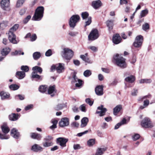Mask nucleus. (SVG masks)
Masks as SVG:
<instances>
[{
	"instance_id": "nucleus-44",
	"label": "nucleus",
	"mask_w": 155,
	"mask_h": 155,
	"mask_svg": "<svg viewBox=\"0 0 155 155\" xmlns=\"http://www.w3.org/2000/svg\"><path fill=\"white\" fill-rule=\"evenodd\" d=\"M137 54L133 53L132 54V58L131 59L130 62L132 64L135 63L136 61V56Z\"/></svg>"
},
{
	"instance_id": "nucleus-29",
	"label": "nucleus",
	"mask_w": 155,
	"mask_h": 155,
	"mask_svg": "<svg viewBox=\"0 0 155 155\" xmlns=\"http://www.w3.org/2000/svg\"><path fill=\"white\" fill-rule=\"evenodd\" d=\"M16 76L20 79H22L25 77V73L22 71H18L16 73Z\"/></svg>"
},
{
	"instance_id": "nucleus-2",
	"label": "nucleus",
	"mask_w": 155,
	"mask_h": 155,
	"mask_svg": "<svg viewBox=\"0 0 155 155\" xmlns=\"http://www.w3.org/2000/svg\"><path fill=\"white\" fill-rule=\"evenodd\" d=\"M114 59L115 61L116 64L121 68L123 69L127 67L126 59L123 57L120 56L118 54H117L114 57Z\"/></svg>"
},
{
	"instance_id": "nucleus-11",
	"label": "nucleus",
	"mask_w": 155,
	"mask_h": 155,
	"mask_svg": "<svg viewBox=\"0 0 155 155\" xmlns=\"http://www.w3.org/2000/svg\"><path fill=\"white\" fill-rule=\"evenodd\" d=\"M68 141V139L61 137L57 138L56 140V143L63 147L66 146V143Z\"/></svg>"
},
{
	"instance_id": "nucleus-1",
	"label": "nucleus",
	"mask_w": 155,
	"mask_h": 155,
	"mask_svg": "<svg viewBox=\"0 0 155 155\" xmlns=\"http://www.w3.org/2000/svg\"><path fill=\"white\" fill-rule=\"evenodd\" d=\"M18 27V24H15L9 30L8 33V38L10 42L13 44H15L17 43L16 39V36L14 32L16 31Z\"/></svg>"
},
{
	"instance_id": "nucleus-10",
	"label": "nucleus",
	"mask_w": 155,
	"mask_h": 155,
	"mask_svg": "<svg viewBox=\"0 0 155 155\" xmlns=\"http://www.w3.org/2000/svg\"><path fill=\"white\" fill-rule=\"evenodd\" d=\"M51 72H53L56 70L58 73H61L64 70V68L61 64L59 63L55 65H53L51 67Z\"/></svg>"
},
{
	"instance_id": "nucleus-47",
	"label": "nucleus",
	"mask_w": 155,
	"mask_h": 155,
	"mask_svg": "<svg viewBox=\"0 0 155 155\" xmlns=\"http://www.w3.org/2000/svg\"><path fill=\"white\" fill-rule=\"evenodd\" d=\"M9 138V136L5 134H2L0 131V139H7Z\"/></svg>"
},
{
	"instance_id": "nucleus-52",
	"label": "nucleus",
	"mask_w": 155,
	"mask_h": 155,
	"mask_svg": "<svg viewBox=\"0 0 155 155\" xmlns=\"http://www.w3.org/2000/svg\"><path fill=\"white\" fill-rule=\"evenodd\" d=\"M31 18L30 15L27 16L23 20V23L25 24H26L28 21L30 20Z\"/></svg>"
},
{
	"instance_id": "nucleus-57",
	"label": "nucleus",
	"mask_w": 155,
	"mask_h": 155,
	"mask_svg": "<svg viewBox=\"0 0 155 155\" xmlns=\"http://www.w3.org/2000/svg\"><path fill=\"white\" fill-rule=\"evenodd\" d=\"M85 102L90 106H92L93 103V102L91 101L90 99L89 98L86 99Z\"/></svg>"
},
{
	"instance_id": "nucleus-55",
	"label": "nucleus",
	"mask_w": 155,
	"mask_h": 155,
	"mask_svg": "<svg viewBox=\"0 0 155 155\" xmlns=\"http://www.w3.org/2000/svg\"><path fill=\"white\" fill-rule=\"evenodd\" d=\"M140 137V135L138 134H135L132 137L133 139L134 140H136L139 139Z\"/></svg>"
},
{
	"instance_id": "nucleus-59",
	"label": "nucleus",
	"mask_w": 155,
	"mask_h": 155,
	"mask_svg": "<svg viewBox=\"0 0 155 155\" xmlns=\"http://www.w3.org/2000/svg\"><path fill=\"white\" fill-rule=\"evenodd\" d=\"M52 54V51L51 49L48 50L45 53V55L46 56H50Z\"/></svg>"
},
{
	"instance_id": "nucleus-31",
	"label": "nucleus",
	"mask_w": 155,
	"mask_h": 155,
	"mask_svg": "<svg viewBox=\"0 0 155 155\" xmlns=\"http://www.w3.org/2000/svg\"><path fill=\"white\" fill-rule=\"evenodd\" d=\"M107 149L106 148H98L96 150L95 155H102Z\"/></svg>"
},
{
	"instance_id": "nucleus-30",
	"label": "nucleus",
	"mask_w": 155,
	"mask_h": 155,
	"mask_svg": "<svg viewBox=\"0 0 155 155\" xmlns=\"http://www.w3.org/2000/svg\"><path fill=\"white\" fill-rule=\"evenodd\" d=\"M0 96L1 97L2 99L3 100L8 98L10 97V94H9L2 91L0 92Z\"/></svg>"
},
{
	"instance_id": "nucleus-20",
	"label": "nucleus",
	"mask_w": 155,
	"mask_h": 155,
	"mask_svg": "<svg viewBox=\"0 0 155 155\" xmlns=\"http://www.w3.org/2000/svg\"><path fill=\"white\" fill-rule=\"evenodd\" d=\"M2 131L3 133L7 134L10 131V129L7 124L4 123L1 126Z\"/></svg>"
},
{
	"instance_id": "nucleus-36",
	"label": "nucleus",
	"mask_w": 155,
	"mask_h": 155,
	"mask_svg": "<svg viewBox=\"0 0 155 155\" xmlns=\"http://www.w3.org/2000/svg\"><path fill=\"white\" fill-rule=\"evenodd\" d=\"M32 70L33 71V72H35L36 73L38 72L40 74H41L42 71V68L38 66H35L33 67Z\"/></svg>"
},
{
	"instance_id": "nucleus-14",
	"label": "nucleus",
	"mask_w": 155,
	"mask_h": 155,
	"mask_svg": "<svg viewBox=\"0 0 155 155\" xmlns=\"http://www.w3.org/2000/svg\"><path fill=\"white\" fill-rule=\"evenodd\" d=\"M9 3V0H2L1 2V5L2 8L5 10H8Z\"/></svg>"
},
{
	"instance_id": "nucleus-9",
	"label": "nucleus",
	"mask_w": 155,
	"mask_h": 155,
	"mask_svg": "<svg viewBox=\"0 0 155 155\" xmlns=\"http://www.w3.org/2000/svg\"><path fill=\"white\" fill-rule=\"evenodd\" d=\"M53 137L51 136L48 135L44 139L45 142L43 143V145L45 147H48L53 145V143L52 140Z\"/></svg>"
},
{
	"instance_id": "nucleus-41",
	"label": "nucleus",
	"mask_w": 155,
	"mask_h": 155,
	"mask_svg": "<svg viewBox=\"0 0 155 155\" xmlns=\"http://www.w3.org/2000/svg\"><path fill=\"white\" fill-rule=\"evenodd\" d=\"M92 22V18L90 16L88 18H87V20L85 21V25H84V27L85 29H86V27L87 26L89 25Z\"/></svg>"
},
{
	"instance_id": "nucleus-25",
	"label": "nucleus",
	"mask_w": 155,
	"mask_h": 155,
	"mask_svg": "<svg viewBox=\"0 0 155 155\" xmlns=\"http://www.w3.org/2000/svg\"><path fill=\"white\" fill-rule=\"evenodd\" d=\"M30 137L33 139L40 140L41 137V134L37 133H31L30 134Z\"/></svg>"
},
{
	"instance_id": "nucleus-34",
	"label": "nucleus",
	"mask_w": 155,
	"mask_h": 155,
	"mask_svg": "<svg viewBox=\"0 0 155 155\" xmlns=\"http://www.w3.org/2000/svg\"><path fill=\"white\" fill-rule=\"evenodd\" d=\"M149 101L148 99H146L144 100L143 102V105H141L140 107V109L141 110H143L144 108L147 107L149 105Z\"/></svg>"
},
{
	"instance_id": "nucleus-16",
	"label": "nucleus",
	"mask_w": 155,
	"mask_h": 155,
	"mask_svg": "<svg viewBox=\"0 0 155 155\" xmlns=\"http://www.w3.org/2000/svg\"><path fill=\"white\" fill-rule=\"evenodd\" d=\"M104 106L101 105L100 106H99L97 107V109L100 111H97L96 112V114H99V115L100 116H103L105 114V113L107 111V109L103 107Z\"/></svg>"
},
{
	"instance_id": "nucleus-38",
	"label": "nucleus",
	"mask_w": 155,
	"mask_h": 155,
	"mask_svg": "<svg viewBox=\"0 0 155 155\" xmlns=\"http://www.w3.org/2000/svg\"><path fill=\"white\" fill-rule=\"evenodd\" d=\"M81 17L83 20L85 19L86 18H88L89 17V14L87 12H84L81 13Z\"/></svg>"
},
{
	"instance_id": "nucleus-21",
	"label": "nucleus",
	"mask_w": 155,
	"mask_h": 155,
	"mask_svg": "<svg viewBox=\"0 0 155 155\" xmlns=\"http://www.w3.org/2000/svg\"><path fill=\"white\" fill-rule=\"evenodd\" d=\"M11 135L16 139H18L20 136L18 130L15 128H13L11 130Z\"/></svg>"
},
{
	"instance_id": "nucleus-3",
	"label": "nucleus",
	"mask_w": 155,
	"mask_h": 155,
	"mask_svg": "<svg viewBox=\"0 0 155 155\" xmlns=\"http://www.w3.org/2000/svg\"><path fill=\"white\" fill-rule=\"evenodd\" d=\"M44 10V8L43 6L38 7L35 10L32 19L35 21H39L41 20L43 16Z\"/></svg>"
},
{
	"instance_id": "nucleus-8",
	"label": "nucleus",
	"mask_w": 155,
	"mask_h": 155,
	"mask_svg": "<svg viewBox=\"0 0 155 155\" xmlns=\"http://www.w3.org/2000/svg\"><path fill=\"white\" fill-rule=\"evenodd\" d=\"M143 37L141 35L137 36L135 39L133 45L135 48H140L143 41Z\"/></svg>"
},
{
	"instance_id": "nucleus-60",
	"label": "nucleus",
	"mask_w": 155,
	"mask_h": 155,
	"mask_svg": "<svg viewBox=\"0 0 155 155\" xmlns=\"http://www.w3.org/2000/svg\"><path fill=\"white\" fill-rule=\"evenodd\" d=\"M33 107V104H29L26 106L25 107V109L26 110H27L32 108Z\"/></svg>"
},
{
	"instance_id": "nucleus-28",
	"label": "nucleus",
	"mask_w": 155,
	"mask_h": 155,
	"mask_svg": "<svg viewBox=\"0 0 155 155\" xmlns=\"http://www.w3.org/2000/svg\"><path fill=\"white\" fill-rule=\"evenodd\" d=\"M11 49L8 47L3 48L1 51V54L3 56H6L10 52Z\"/></svg>"
},
{
	"instance_id": "nucleus-43",
	"label": "nucleus",
	"mask_w": 155,
	"mask_h": 155,
	"mask_svg": "<svg viewBox=\"0 0 155 155\" xmlns=\"http://www.w3.org/2000/svg\"><path fill=\"white\" fill-rule=\"evenodd\" d=\"M25 0H18L16 4V7L18 8L21 6L25 2Z\"/></svg>"
},
{
	"instance_id": "nucleus-6",
	"label": "nucleus",
	"mask_w": 155,
	"mask_h": 155,
	"mask_svg": "<svg viewBox=\"0 0 155 155\" xmlns=\"http://www.w3.org/2000/svg\"><path fill=\"white\" fill-rule=\"evenodd\" d=\"M140 124L143 128H151L153 126L150 119L148 117L144 118L141 121Z\"/></svg>"
},
{
	"instance_id": "nucleus-33",
	"label": "nucleus",
	"mask_w": 155,
	"mask_h": 155,
	"mask_svg": "<svg viewBox=\"0 0 155 155\" xmlns=\"http://www.w3.org/2000/svg\"><path fill=\"white\" fill-rule=\"evenodd\" d=\"M81 58L85 62L87 63L91 64L92 63V61L90 60V58L87 56L84 55H80Z\"/></svg>"
},
{
	"instance_id": "nucleus-24",
	"label": "nucleus",
	"mask_w": 155,
	"mask_h": 155,
	"mask_svg": "<svg viewBox=\"0 0 155 155\" xmlns=\"http://www.w3.org/2000/svg\"><path fill=\"white\" fill-rule=\"evenodd\" d=\"M19 117V114L12 113L8 116L9 119L11 121H14L17 120Z\"/></svg>"
},
{
	"instance_id": "nucleus-19",
	"label": "nucleus",
	"mask_w": 155,
	"mask_h": 155,
	"mask_svg": "<svg viewBox=\"0 0 155 155\" xmlns=\"http://www.w3.org/2000/svg\"><path fill=\"white\" fill-rule=\"evenodd\" d=\"M31 78L36 81H40L42 80L43 78L42 76L38 74H36L35 72H32V73Z\"/></svg>"
},
{
	"instance_id": "nucleus-23",
	"label": "nucleus",
	"mask_w": 155,
	"mask_h": 155,
	"mask_svg": "<svg viewBox=\"0 0 155 155\" xmlns=\"http://www.w3.org/2000/svg\"><path fill=\"white\" fill-rule=\"evenodd\" d=\"M114 20H108L106 22L107 26L108 27V30L110 31L113 29L114 25Z\"/></svg>"
},
{
	"instance_id": "nucleus-54",
	"label": "nucleus",
	"mask_w": 155,
	"mask_h": 155,
	"mask_svg": "<svg viewBox=\"0 0 155 155\" xmlns=\"http://www.w3.org/2000/svg\"><path fill=\"white\" fill-rule=\"evenodd\" d=\"M148 13V11L147 9L142 10L141 12V15L142 17L145 16Z\"/></svg>"
},
{
	"instance_id": "nucleus-40",
	"label": "nucleus",
	"mask_w": 155,
	"mask_h": 155,
	"mask_svg": "<svg viewBox=\"0 0 155 155\" xmlns=\"http://www.w3.org/2000/svg\"><path fill=\"white\" fill-rule=\"evenodd\" d=\"M9 87L11 90H16L19 88V86L16 84H12L9 86Z\"/></svg>"
},
{
	"instance_id": "nucleus-22",
	"label": "nucleus",
	"mask_w": 155,
	"mask_h": 155,
	"mask_svg": "<svg viewBox=\"0 0 155 155\" xmlns=\"http://www.w3.org/2000/svg\"><path fill=\"white\" fill-rule=\"evenodd\" d=\"M31 149L35 152H40L43 150V148L39 145L35 144L32 147Z\"/></svg>"
},
{
	"instance_id": "nucleus-49",
	"label": "nucleus",
	"mask_w": 155,
	"mask_h": 155,
	"mask_svg": "<svg viewBox=\"0 0 155 155\" xmlns=\"http://www.w3.org/2000/svg\"><path fill=\"white\" fill-rule=\"evenodd\" d=\"M140 83H150L151 82V80L150 79H142L140 80Z\"/></svg>"
},
{
	"instance_id": "nucleus-37",
	"label": "nucleus",
	"mask_w": 155,
	"mask_h": 155,
	"mask_svg": "<svg viewBox=\"0 0 155 155\" xmlns=\"http://www.w3.org/2000/svg\"><path fill=\"white\" fill-rule=\"evenodd\" d=\"M64 106V104H59L54 107V109L56 110H59L62 109Z\"/></svg>"
},
{
	"instance_id": "nucleus-13",
	"label": "nucleus",
	"mask_w": 155,
	"mask_h": 155,
	"mask_svg": "<svg viewBox=\"0 0 155 155\" xmlns=\"http://www.w3.org/2000/svg\"><path fill=\"white\" fill-rule=\"evenodd\" d=\"M113 114L115 116L117 115L119 113H122L123 111V106L121 104L117 105L113 109Z\"/></svg>"
},
{
	"instance_id": "nucleus-46",
	"label": "nucleus",
	"mask_w": 155,
	"mask_h": 155,
	"mask_svg": "<svg viewBox=\"0 0 155 155\" xmlns=\"http://www.w3.org/2000/svg\"><path fill=\"white\" fill-rule=\"evenodd\" d=\"M150 28V25L149 24L147 23H146L142 25V29L146 31L147 30H149Z\"/></svg>"
},
{
	"instance_id": "nucleus-51",
	"label": "nucleus",
	"mask_w": 155,
	"mask_h": 155,
	"mask_svg": "<svg viewBox=\"0 0 155 155\" xmlns=\"http://www.w3.org/2000/svg\"><path fill=\"white\" fill-rule=\"evenodd\" d=\"M78 83H76L75 84V86L77 87H81L83 84V81L81 79H78Z\"/></svg>"
},
{
	"instance_id": "nucleus-48",
	"label": "nucleus",
	"mask_w": 155,
	"mask_h": 155,
	"mask_svg": "<svg viewBox=\"0 0 155 155\" xmlns=\"http://www.w3.org/2000/svg\"><path fill=\"white\" fill-rule=\"evenodd\" d=\"M91 71L88 70L85 71L84 72V75L85 77H88L91 74Z\"/></svg>"
},
{
	"instance_id": "nucleus-32",
	"label": "nucleus",
	"mask_w": 155,
	"mask_h": 155,
	"mask_svg": "<svg viewBox=\"0 0 155 155\" xmlns=\"http://www.w3.org/2000/svg\"><path fill=\"white\" fill-rule=\"evenodd\" d=\"M88 122V119L87 117H83L81 120V127H85Z\"/></svg>"
},
{
	"instance_id": "nucleus-42",
	"label": "nucleus",
	"mask_w": 155,
	"mask_h": 155,
	"mask_svg": "<svg viewBox=\"0 0 155 155\" xmlns=\"http://www.w3.org/2000/svg\"><path fill=\"white\" fill-rule=\"evenodd\" d=\"M47 86L45 85L40 86L39 88V91L42 93H45L46 90Z\"/></svg>"
},
{
	"instance_id": "nucleus-12",
	"label": "nucleus",
	"mask_w": 155,
	"mask_h": 155,
	"mask_svg": "<svg viewBox=\"0 0 155 155\" xmlns=\"http://www.w3.org/2000/svg\"><path fill=\"white\" fill-rule=\"evenodd\" d=\"M122 39L119 34L116 33L113 35L112 41L114 44L115 45L118 44L122 41Z\"/></svg>"
},
{
	"instance_id": "nucleus-45",
	"label": "nucleus",
	"mask_w": 155,
	"mask_h": 155,
	"mask_svg": "<svg viewBox=\"0 0 155 155\" xmlns=\"http://www.w3.org/2000/svg\"><path fill=\"white\" fill-rule=\"evenodd\" d=\"M95 143L94 139H91L87 141V144L89 146L91 147L93 146Z\"/></svg>"
},
{
	"instance_id": "nucleus-64",
	"label": "nucleus",
	"mask_w": 155,
	"mask_h": 155,
	"mask_svg": "<svg viewBox=\"0 0 155 155\" xmlns=\"http://www.w3.org/2000/svg\"><path fill=\"white\" fill-rule=\"evenodd\" d=\"M73 148L76 150L80 149L81 147L79 144H74L73 146Z\"/></svg>"
},
{
	"instance_id": "nucleus-15",
	"label": "nucleus",
	"mask_w": 155,
	"mask_h": 155,
	"mask_svg": "<svg viewBox=\"0 0 155 155\" xmlns=\"http://www.w3.org/2000/svg\"><path fill=\"white\" fill-rule=\"evenodd\" d=\"M69 119L67 117L62 118L59 122V126L61 127L68 126L69 124Z\"/></svg>"
},
{
	"instance_id": "nucleus-18",
	"label": "nucleus",
	"mask_w": 155,
	"mask_h": 155,
	"mask_svg": "<svg viewBox=\"0 0 155 155\" xmlns=\"http://www.w3.org/2000/svg\"><path fill=\"white\" fill-rule=\"evenodd\" d=\"M102 5L100 0L93 1L92 2L91 6L95 9H97Z\"/></svg>"
},
{
	"instance_id": "nucleus-61",
	"label": "nucleus",
	"mask_w": 155,
	"mask_h": 155,
	"mask_svg": "<svg viewBox=\"0 0 155 155\" xmlns=\"http://www.w3.org/2000/svg\"><path fill=\"white\" fill-rule=\"evenodd\" d=\"M88 48L94 51H96L97 50V48L94 46H90Z\"/></svg>"
},
{
	"instance_id": "nucleus-35",
	"label": "nucleus",
	"mask_w": 155,
	"mask_h": 155,
	"mask_svg": "<svg viewBox=\"0 0 155 155\" xmlns=\"http://www.w3.org/2000/svg\"><path fill=\"white\" fill-rule=\"evenodd\" d=\"M8 21H3L0 23V28L2 30L5 29L8 25Z\"/></svg>"
},
{
	"instance_id": "nucleus-62",
	"label": "nucleus",
	"mask_w": 155,
	"mask_h": 155,
	"mask_svg": "<svg viewBox=\"0 0 155 155\" xmlns=\"http://www.w3.org/2000/svg\"><path fill=\"white\" fill-rule=\"evenodd\" d=\"M16 97H18L19 99L21 100H23L25 98V96L23 95H22L21 94H18L16 95L15 96Z\"/></svg>"
},
{
	"instance_id": "nucleus-26",
	"label": "nucleus",
	"mask_w": 155,
	"mask_h": 155,
	"mask_svg": "<svg viewBox=\"0 0 155 155\" xmlns=\"http://www.w3.org/2000/svg\"><path fill=\"white\" fill-rule=\"evenodd\" d=\"M136 80L135 77L133 75H130L125 79V81L129 83H134Z\"/></svg>"
},
{
	"instance_id": "nucleus-4",
	"label": "nucleus",
	"mask_w": 155,
	"mask_h": 155,
	"mask_svg": "<svg viewBox=\"0 0 155 155\" xmlns=\"http://www.w3.org/2000/svg\"><path fill=\"white\" fill-rule=\"evenodd\" d=\"M81 20L80 16L78 15H72L69 19V25L70 27L74 28L77 24Z\"/></svg>"
},
{
	"instance_id": "nucleus-63",
	"label": "nucleus",
	"mask_w": 155,
	"mask_h": 155,
	"mask_svg": "<svg viewBox=\"0 0 155 155\" xmlns=\"http://www.w3.org/2000/svg\"><path fill=\"white\" fill-rule=\"evenodd\" d=\"M88 131L87 130H86L84 132L79 133L77 134V136L79 137H81L84 134H85L88 133Z\"/></svg>"
},
{
	"instance_id": "nucleus-17",
	"label": "nucleus",
	"mask_w": 155,
	"mask_h": 155,
	"mask_svg": "<svg viewBox=\"0 0 155 155\" xmlns=\"http://www.w3.org/2000/svg\"><path fill=\"white\" fill-rule=\"evenodd\" d=\"M103 86L102 85H98L95 88V91L96 94L98 96H101L103 95Z\"/></svg>"
},
{
	"instance_id": "nucleus-39",
	"label": "nucleus",
	"mask_w": 155,
	"mask_h": 155,
	"mask_svg": "<svg viewBox=\"0 0 155 155\" xmlns=\"http://www.w3.org/2000/svg\"><path fill=\"white\" fill-rule=\"evenodd\" d=\"M41 56V53L38 52H35L33 54V58L35 60H37Z\"/></svg>"
},
{
	"instance_id": "nucleus-50",
	"label": "nucleus",
	"mask_w": 155,
	"mask_h": 155,
	"mask_svg": "<svg viewBox=\"0 0 155 155\" xmlns=\"http://www.w3.org/2000/svg\"><path fill=\"white\" fill-rule=\"evenodd\" d=\"M21 70L23 71V72H27L29 70V67L26 65H22L21 66Z\"/></svg>"
},
{
	"instance_id": "nucleus-5",
	"label": "nucleus",
	"mask_w": 155,
	"mask_h": 155,
	"mask_svg": "<svg viewBox=\"0 0 155 155\" xmlns=\"http://www.w3.org/2000/svg\"><path fill=\"white\" fill-rule=\"evenodd\" d=\"M61 53L62 57L67 60H70L74 54L73 51L67 48H64Z\"/></svg>"
},
{
	"instance_id": "nucleus-58",
	"label": "nucleus",
	"mask_w": 155,
	"mask_h": 155,
	"mask_svg": "<svg viewBox=\"0 0 155 155\" xmlns=\"http://www.w3.org/2000/svg\"><path fill=\"white\" fill-rule=\"evenodd\" d=\"M138 93V89L135 88L134 89L133 91L131 92V95L133 96H136Z\"/></svg>"
},
{
	"instance_id": "nucleus-56",
	"label": "nucleus",
	"mask_w": 155,
	"mask_h": 155,
	"mask_svg": "<svg viewBox=\"0 0 155 155\" xmlns=\"http://www.w3.org/2000/svg\"><path fill=\"white\" fill-rule=\"evenodd\" d=\"M37 38V36L35 34H33L32 35H31L30 38L31 41H35Z\"/></svg>"
},
{
	"instance_id": "nucleus-7",
	"label": "nucleus",
	"mask_w": 155,
	"mask_h": 155,
	"mask_svg": "<svg viewBox=\"0 0 155 155\" xmlns=\"http://www.w3.org/2000/svg\"><path fill=\"white\" fill-rule=\"evenodd\" d=\"M99 36L98 30L96 28L93 29L88 36L89 41H94L97 39Z\"/></svg>"
},
{
	"instance_id": "nucleus-27",
	"label": "nucleus",
	"mask_w": 155,
	"mask_h": 155,
	"mask_svg": "<svg viewBox=\"0 0 155 155\" xmlns=\"http://www.w3.org/2000/svg\"><path fill=\"white\" fill-rule=\"evenodd\" d=\"M57 90L56 89L55 85H50L48 89V94H51L53 93H56Z\"/></svg>"
},
{
	"instance_id": "nucleus-53",
	"label": "nucleus",
	"mask_w": 155,
	"mask_h": 155,
	"mask_svg": "<svg viewBox=\"0 0 155 155\" xmlns=\"http://www.w3.org/2000/svg\"><path fill=\"white\" fill-rule=\"evenodd\" d=\"M79 108L83 112H85L86 111V105L85 104L81 105L79 107Z\"/></svg>"
}]
</instances>
